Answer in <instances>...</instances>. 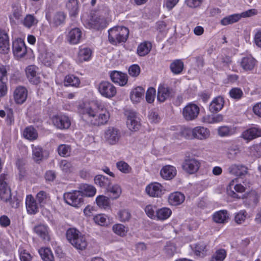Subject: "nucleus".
<instances>
[{"instance_id": "obj_32", "label": "nucleus", "mask_w": 261, "mask_h": 261, "mask_svg": "<svg viewBox=\"0 0 261 261\" xmlns=\"http://www.w3.org/2000/svg\"><path fill=\"white\" fill-rule=\"evenodd\" d=\"M237 132V128L233 126H222L218 129V135L222 137L234 135Z\"/></svg>"}, {"instance_id": "obj_20", "label": "nucleus", "mask_w": 261, "mask_h": 261, "mask_svg": "<svg viewBox=\"0 0 261 261\" xmlns=\"http://www.w3.org/2000/svg\"><path fill=\"white\" fill-rule=\"evenodd\" d=\"M173 90L168 87L160 85L158 88L157 98L161 102L165 101L167 99L173 96Z\"/></svg>"}, {"instance_id": "obj_52", "label": "nucleus", "mask_w": 261, "mask_h": 261, "mask_svg": "<svg viewBox=\"0 0 261 261\" xmlns=\"http://www.w3.org/2000/svg\"><path fill=\"white\" fill-rule=\"evenodd\" d=\"M71 148L70 145L61 144L58 147L59 154L63 157L69 156L70 155Z\"/></svg>"}, {"instance_id": "obj_11", "label": "nucleus", "mask_w": 261, "mask_h": 261, "mask_svg": "<svg viewBox=\"0 0 261 261\" xmlns=\"http://www.w3.org/2000/svg\"><path fill=\"white\" fill-rule=\"evenodd\" d=\"M13 51L17 58H22L27 54V47L24 42L20 38L15 40L13 42Z\"/></svg>"}, {"instance_id": "obj_12", "label": "nucleus", "mask_w": 261, "mask_h": 261, "mask_svg": "<svg viewBox=\"0 0 261 261\" xmlns=\"http://www.w3.org/2000/svg\"><path fill=\"white\" fill-rule=\"evenodd\" d=\"M28 97V90L25 87L21 86L17 87L13 92V97L17 104L21 105L27 100Z\"/></svg>"}, {"instance_id": "obj_45", "label": "nucleus", "mask_w": 261, "mask_h": 261, "mask_svg": "<svg viewBox=\"0 0 261 261\" xmlns=\"http://www.w3.org/2000/svg\"><path fill=\"white\" fill-rule=\"evenodd\" d=\"M66 7L71 16H75L77 15L79 10L77 0H69Z\"/></svg>"}, {"instance_id": "obj_60", "label": "nucleus", "mask_w": 261, "mask_h": 261, "mask_svg": "<svg viewBox=\"0 0 261 261\" xmlns=\"http://www.w3.org/2000/svg\"><path fill=\"white\" fill-rule=\"evenodd\" d=\"M156 91L154 88L150 87L146 93V100L148 103H152L154 101Z\"/></svg>"}, {"instance_id": "obj_37", "label": "nucleus", "mask_w": 261, "mask_h": 261, "mask_svg": "<svg viewBox=\"0 0 261 261\" xmlns=\"http://www.w3.org/2000/svg\"><path fill=\"white\" fill-rule=\"evenodd\" d=\"M192 250L196 256L203 257L205 255L206 245L203 242H200L193 246H191Z\"/></svg>"}, {"instance_id": "obj_28", "label": "nucleus", "mask_w": 261, "mask_h": 261, "mask_svg": "<svg viewBox=\"0 0 261 261\" xmlns=\"http://www.w3.org/2000/svg\"><path fill=\"white\" fill-rule=\"evenodd\" d=\"M224 100L222 97L217 96L215 98L209 106V110L212 113H217L223 107Z\"/></svg>"}, {"instance_id": "obj_3", "label": "nucleus", "mask_w": 261, "mask_h": 261, "mask_svg": "<svg viewBox=\"0 0 261 261\" xmlns=\"http://www.w3.org/2000/svg\"><path fill=\"white\" fill-rule=\"evenodd\" d=\"M128 35V28L123 26H116L109 30V40L113 44L126 42Z\"/></svg>"}, {"instance_id": "obj_6", "label": "nucleus", "mask_w": 261, "mask_h": 261, "mask_svg": "<svg viewBox=\"0 0 261 261\" xmlns=\"http://www.w3.org/2000/svg\"><path fill=\"white\" fill-rule=\"evenodd\" d=\"M63 198L66 203L75 207L81 206L84 202L82 193L79 190L66 192Z\"/></svg>"}, {"instance_id": "obj_26", "label": "nucleus", "mask_w": 261, "mask_h": 261, "mask_svg": "<svg viewBox=\"0 0 261 261\" xmlns=\"http://www.w3.org/2000/svg\"><path fill=\"white\" fill-rule=\"evenodd\" d=\"M185 199L184 194L179 192L171 193L168 197L169 204L174 206L180 205L185 201Z\"/></svg>"}, {"instance_id": "obj_34", "label": "nucleus", "mask_w": 261, "mask_h": 261, "mask_svg": "<svg viewBox=\"0 0 261 261\" xmlns=\"http://www.w3.org/2000/svg\"><path fill=\"white\" fill-rule=\"evenodd\" d=\"M92 50L88 47L80 48L78 53L77 59L79 62H83L90 59Z\"/></svg>"}, {"instance_id": "obj_1", "label": "nucleus", "mask_w": 261, "mask_h": 261, "mask_svg": "<svg viewBox=\"0 0 261 261\" xmlns=\"http://www.w3.org/2000/svg\"><path fill=\"white\" fill-rule=\"evenodd\" d=\"M78 111L83 119H88L90 123L95 126L106 124L110 117L109 111L100 103L80 106Z\"/></svg>"}, {"instance_id": "obj_39", "label": "nucleus", "mask_w": 261, "mask_h": 261, "mask_svg": "<svg viewBox=\"0 0 261 261\" xmlns=\"http://www.w3.org/2000/svg\"><path fill=\"white\" fill-rule=\"evenodd\" d=\"M171 210L168 207H162L156 210V217L158 220H165L167 219L171 215Z\"/></svg>"}, {"instance_id": "obj_55", "label": "nucleus", "mask_w": 261, "mask_h": 261, "mask_svg": "<svg viewBox=\"0 0 261 261\" xmlns=\"http://www.w3.org/2000/svg\"><path fill=\"white\" fill-rule=\"evenodd\" d=\"M107 188H108V191L112 194L114 199L118 198L121 194V189L118 185H114L112 186L110 185Z\"/></svg>"}, {"instance_id": "obj_27", "label": "nucleus", "mask_w": 261, "mask_h": 261, "mask_svg": "<svg viewBox=\"0 0 261 261\" xmlns=\"http://www.w3.org/2000/svg\"><path fill=\"white\" fill-rule=\"evenodd\" d=\"M175 167L171 165L164 166L160 171L161 176L166 179H172L176 174Z\"/></svg>"}, {"instance_id": "obj_53", "label": "nucleus", "mask_w": 261, "mask_h": 261, "mask_svg": "<svg viewBox=\"0 0 261 261\" xmlns=\"http://www.w3.org/2000/svg\"><path fill=\"white\" fill-rule=\"evenodd\" d=\"M240 19V16L239 14H233L223 18L221 21V23L223 25H227L237 22Z\"/></svg>"}, {"instance_id": "obj_62", "label": "nucleus", "mask_w": 261, "mask_h": 261, "mask_svg": "<svg viewBox=\"0 0 261 261\" xmlns=\"http://www.w3.org/2000/svg\"><path fill=\"white\" fill-rule=\"evenodd\" d=\"M141 69L137 64H133L128 68V73L132 77H137L140 73Z\"/></svg>"}, {"instance_id": "obj_42", "label": "nucleus", "mask_w": 261, "mask_h": 261, "mask_svg": "<svg viewBox=\"0 0 261 261\" xmlns=\"http://www.w3.org/2000/svg\"><path fill=\"white\" fill-rule=\"evenodd\" d=\"M80 84V80L79 77L73 75H68L64 79V85L65 86L78 87Z\"/></svg>"}, {"instance_id": "obj_9", "label": "nucleus", "mask_w": 261, "mask_h": 261, "mask_svg": "<svg viewBox=\"0 0 261 261\" xmlns=\"http://www.w3.org/2000/svg\"><path fill=\"white\" fill-rule=\"evenodd\" d=\"M200 166L199 161L193 158L186 159L182 165L183 170L190 174L196 173Z\"/></svg>"}, {"instance_id": "obj_17", "label": "nucleus", "mask_w": 261, "mask_h": 261, "mask_svg": "<svg viewBox=\"0 0 261 261\" xmlns=\"http://www.w3.org/2000/svg\"><path fill=\"white\" fill-rule=\"evenodd\" d=\"M82 32L77 28L71 29L66 36L67 41L70 44H76L79 43L82 38Z\"/></svg>"}, {"instance_id": "obj_21", "label": "nucleus", "mask_w": 261, "mask_h": 261, "mask_svg": "<svg viewBox=\"0 0 261 261\" xmlns=\"http://www.w3.org/2000/svg\"><path fill=\"white\" fill-rule=\"evenodd\" d=\"M10 51L9 38L5 31L0 30V53L7 54Z\"/></svg>"}, {"instance_id": "obj_47", "label": "nucleus", "mask_w": 261, "mask_h": 261, "mask_svg": "<svg viewBox=\"0 0 261 261\" xmlns=\"http://www.w3.org/2000/svg\"><path fill=\"white\" fill-rule=\"evenodd\" d=\"M248 155L252 157L261 156V143L254 144L248 148Z\"/></svg>"}, {"instance_id": "obj_29", "label": "nucleus", "mask_w": 261, "mask_h": 261, "mask_svg": "<svg viewBox=\"0 0 261 261\" xmlns=\"http://www.w3.org/2000/svg\"><path fill=\"white\" fill-rule=\"evenodd\" d=\"M145 93V90L142 87L138 86L133 89L130 94V98L134 103L140 102L143 98Z\"/></svg>"}, {"instance_id": "obj_23", "label": "nucleus", "mask_w": 261, "mask_h": 261, "mask_svg": "<svg viewBox=\"0 0 261 261\" xmlns=\"http://www.w3.org/2000/svg\"><path fill=\"white\" fill-rule=\"evenodd\" d=\"M256 60L251 55L247 56L241 59L240 65L246 71L252 70L256 65Z\"/></svg>"}, {"instance_id": "obj_10", "label": "nucleus", "mask_w": 261, "mask_h": 261, "mask_svg": "<svg viewBox=\"0 0 261 261\" xmlns=\"http://www.w3.org/2000/svg\"><path fill=\"white\" fill-rule=\"evenodd\" d=\"M145 191L150 197H161L164 194V190L160 183L152 182L146 186Z\"/></svg>"}, {"instance_id": "obj_24", "label": "nucleus", "mask_w": 261, "mask_h": 261, "mask_svg": "<svg viewBox=\"0 0 261 261\" xmlns=\"http://www.w3.org/2000/svg\"><path fill=\"white\" fill-rule=\"evenodd\" d=\"M25 204L27 211L30 214H35L38 212V205L32 195L27 196Z\"/></svg>"}, {"instance_id": "obj_57", "label": "nucleus", "mask_w": 261, "mask_h": 261, "mask_svg": "<svg viewBox=\"0 0 261 261\" xmlns=\"http://www.w3.org/2000/svg\"><path fill=\"white\" fill-rule=\"evenodd\" d=\"M229 94L232 98L237 100L241 99L243 95L242 90L239 88H232L229 91Z\"/></svg>"}, {"instance_id": "obj_18", "label": "nucleus", "mask_w": 261, "mask_h": 261, "mask_svg": "<svg viewBox=\"0 0 261 261\" xmlns=\"http://www.w3.org/2000/svg\"><path fill=\"white\" fill-rule=\"evenodd\" d=\"M111 80L115 83L118 84L121 86H125L128 81V76L126 73L118 71H113L111 73Z\"/></svg>"}, {"instance_id": "obj_51", "label": "nucleus", "mask_w": 261, "mask_h": 261, "mask_svg": "<svg viewBox=\"0 0 261 261\" xmlns=\"http://www.w3.org/2000/svg\"><path fill=\"white\" fill-rule=\"evenodd\" d=\"M184 63L180 60H176L170 65L171 71L175 74L180 73L183 70Z\"/></svg>"}, {"instance_id": "obj_7", "label": "nucleus", "mask_w": 261, "mask_h": 261, "mask_svg": "<svg viewBox=\"0 0 261 261\" xmlns=\"http://www.w3.org/2000/svg\"><path fill=\"white\" fill-rule=\"evenodd\" d=\"M199 107L193 103L188 104L182 110V116L187 121H192L198 117L199 114Z\"/></svg>"}, {"instance_id": "obj_40", "label": "nucleus", "mask_w": 261, "mask_h": 261, "mask_svg": "<svg viewBox=\"0 0 261 261\" xmlns=\"http://www.w3.org/2000/svg\"><path fill=\"white\" fill-rule=\"evenodd\" d=\"M39 253L43 261H53L54 255L51 250L48 248H41Z\"/></svg>"}, {"instance_id": "obj_56", "label": "nucleus", "mask_w": 261, "mask_h": 261, "mask_svg": "<svg viewBox=\"0 0 261 261\" xmlns=\"http://www.w3.org/2000/svg\"><path fill=\"white\" fill-rule=\"evenodd\" d=\"M226 256L224 249H219L213 255L210 261H223Z\"/></svg>"}, {"instance_id": "obj_5", "label": "nucleus", "mask_w": 261, "mask_h": 261, "mask_svg": "<svg viewBox=\"0 0 261 261\" xmlns=\"http://www.w3.org/2000/svg\"><path fill=\"white\" fill-rule=\"evenodd\" d=\"M121 138L120 130L117 127L109 126L105 130L103 139L105 142L110 145L118 144Z\"/></svg>"}, {"instance_id": "obj_16", "label": "nucleus", "mask_w": 261, "mask_h": 261, "mask_svg": "<svg viewBox=\"0 0 261 261\" xmlns=\"http://www.w3.org/2000/svg\"><path fill=\"white\" fill-rule=\"evenodd\" d=\"M38 68L35 65H29L25 69L26 75L29 81L37 85L40 82V77L37 74Z\"/></svg>"}, {"instance_id": "obj_35", "label": "nucleus", "mask_w": 261, "mask_h": 261, "mask_svg": "<svg viewBox=\"0 0 261 261\" xmlns=\"http://www.w3.org/2000/svg\"><path fill=\"white\" fill-rule=\"evenodd\" d=\"M23 136L30 141H33L38 138V133L34 127L29 126L24 128Z\"/></svg>"}, {"instance_id": "obj_48", "label": "nucleus", "mask_w": 261, "mask_h": 261, "mask_svg": "<svg viewBox=\"0 0 261 261\" xmlns=\"http://www.w3.org/2000/svg\"><path fill=\"white\" fill-rule=\"evenodd\" d=\"M119 220L122 222H128L132 217V215L129 210L123 209L120 210L117 214Z\"/></svg>"}, {"instance_id": "obj_54", "label": "nucleus", "mask_w": 261, "mask_h": 261, "mask_svg": "<svg viewBox=\"0 0 261 261\" xmlns=\"http://www.w3.org/2000/svg\"><path fill=\"white\" fill-rule=\"evenodd\" d=\"M97 204L101 208H106L110 206L109 198L103 195H99L96 199Z\"/></svg>"}, {"instance_id": "obj_15", "label": "nucleus", "mask_w": 261, "mask_h": 261, "mask_svg": "<svg viewBox=\"0 0 261 261\" xmlns=\"http://www.w3.org/2000/svg\"><path fill=\"white\" fill-rule=\"evenodd\" d=\"M53 122L57 128L60 129H67L71 125L70 120L68 117L65 115L54 117Z\"/></svg>"}, {"instance_id": "obj_14", "label": "nucleus", "mask_w": 261, "mask_h": 261, "mask_svg": "<svg viewBox=\"0 0 261 261\" xmlns=\"http://www.w3.org/2000/svg\"><path fill=\"white\" fill-rule=\"evenodd\" d=\"M228 173L236 176H242L248 173V168L241 164H232L227 168Z\"/></svg>"}, {"instance_id": "obj_4", "label": "nucleus", "mask_w": 261, "mask_h": 261, "mask_svg": "<svg viewBox=\"0 0 261 261\" xmlns=\"http://www.w3.org/2000/svg\"><path fill=\"white\" fill-rule=\"evenodd\" d=\"M108 15V13H105L103 15L101 11H99L96 14H92L90 18L86 24V27L95 30L105 28L107 25L106 17Z\"/></svg>"}, {"instance_id": "obj_30", "label": "nucleus", "mask_w": 261, "mask_h": 261, "mask_svg": "<svg viewBox=\"0 0 261 261\" xmlns=\"http://www.w3.org/2000/svg\"><path fill=\"white\" fill-rule=\"evenodd\" d=\"M194 138L203 140L208 138L210 135V131L203 126H197L193 128Z\"/></svg>"}, {"instance_id": "obj_41", "label": "nucleus", "mask_w": 261, "mask_h": 261, "mask_svg": "<svg viewBox=\"0 0 261 261\" xmlns=\"http://www.w3.org/2000/svg\"><path fill=\"white\" fill-rule=\"evenodd\" d=\"M33 158L34 161L38 162L43 159V149L39 145H32Z\"/></svg>"}, {"instance_id": "obj_38", "label": "nucleus", "mask_w": 261, "mask_h": 261, "mask_svg": "<svg viewBox=\"0 0 261 261\" xmlns=\"http://www.w3.org/2000/svg\"><path fill=\"white\" fill-rule=\"evenodd\" d=\"M152 45L150 42L145 41L141 43L137 48L139 56L143 57L147 55L150 51Z\"/></svg>"}, {"instance_id": "obj_46", "label": "nucleus", "mask_w": 261, "mask_h": 261, "mask_svg": "<svg viewBox=\"0 0 261 261\" xmlns=\"http://www.w3.org/2000/svg\"><path fill=\"white\" fill-rule=\"evenodd\" d=\"M94 181L97 185L105 188H107L110 185V180L109 179L101 175L96 176L94 178Z\"/></svg>"}, {"instance_id": "obj_50", "label": "nucleus", "mask_w": 261, "mask_h": 261, "mask_svg": "<svg viewBox=\"0 0 261 261\" xmlns=\"http://www.w3.org/2000/svg\"><path fill=\"white\" fill-rule=\"evenodd\" d=\"M240 152V147L238 145L232 144L227 148V155L230 159H234Z\"/></svg>"}, {"instance_id": "obj_31", "label": "nucleus", "mask_w": 261, "mask_h": 261, "mask_svg": "<svg viewBox=\"0 0 261 261\" xmlns=\"http://www.w3.org/2000/svg\"><path fill=\"white\" fill-rule=\"evenodd\" d=\"M229 219V214L226 210H221L213 215V220L217 223H225Z\"/></svg>"}, {"instance_id": "obj_63", "label": "nucleus", "mask_w": 261, "mask_h": 261, "mask_svg": "<svg viewBox=\"0 0 261 261\" xmlns=\"http://www.w3.org/2000/svg\"><path fill=\"white\" fill-rule=\"evenodd\" d=\"M19 257L21 261H31L32 256L31 254L23 248L19 249Z\"/></svg>"}, {"instance_id": "obj_13", "label": "nucleus", "mask_w": 261, "mask_h": 261, "mask_svg": "<svg viewBox=\"0 0 261 261\" xmlns=\"http://www.w3.org/2000/svg\"><path fill=\"white\" fill-rule=\"evenodd\" d=\"M260 198V195L255 191H251L247 193L246 198L244 201L245 206L247 208L255 207Z\"/></svg>"}, {"instance_id": "obj_61", "label": "nucleus", "mask_w": 261, "mask_h": 261, "mask_svg": "<svg viewBox=\"0 0 261 261\" xmlns=\"http://www.w3.org/2000/svg\"><path fill=\"white\" fill-rule=\"evenodd\" d=\"M247 213L245 210L240 211L237 213L234 217L235 222L238 224H242L243 223L246 218Z\"/></svg>"}, {"instance_id": "obj_58", "label": "nucleus", "mask_w": 261, "mask_h": 261, "mask_svg": "<svg viewBox=\"0 0 261 261\" xmlns=\"http://www.w3.org/2000/svg\"><path fill=\"white\" fill-rule=\"evenodd\" d=\"M113 231L117 234L123 237L125 236L126 231L125 226L121 224H115L113 226Z\"/></svg>"}, {"instance_id": "obj_2", "label": "nucleus", "mask_w": 261, "mask_h": 261, "mask_svg": "<svg viewBox=\"0 0 261 261\" xmlns=\"http://www.w3.org/2000/svg\"><path fill=\"white\" fill-rule=\"evenodd\" d=\"M66 238L69 243L79 250L85 249L87 241L84 235L75 228H69L66 232Z\"/></svg>"}, {"instance_id": "obj_36", "label": "nucleus", "mask_w": 261, "mask_h": 261, "mask_svg": "<svg viewBox=\"0 0 261 261\" xmlns=\"http://www.w3.org/2000/svg\"><path fill=\"white\" fill-rule=\"evenodd\" d=\"M34 232L42 239L49 240L48 228L44 225H39L36 226L34 228Z\"/></svg>"}, {"instance_id": "obj_44", "label": "nucleus", "mask_w": 261, "mask_h": 261, "mask_svg": "<svg viewBox=\"0 0 261 261\" xmlns=\"http://www.w3.org/2000/svg\"><path fill=\"white\" fill-rule=\"evenodd\" d=\"M55 59V55L51 51H46L42 56V63L47 66H51Z\"/></svg>"}, {"instance_id": "obj_22", "label": "nucleus", "mask_w": 261, "mask_h": 261, "mask_svg": "<svg viewBox=\"0 0 261 261\" xmlns=\"http://www.w3.org/2000/svg\"><path fill=\"white\" fill-rule=\"evenodd\" d=\"M49 23L53 27L57 28L64 23L66 19V14L63 12H56L51 18L47 17Z\"/></svg>"}, {"instance_id": "obj_64", "label": "nucleus", "mask_w": 261, "mask_h": 261, "mask_svg": "<svg viewBox=\"0 0 261 261\" xmlns=\"http://www.w3.org/2000/svg\"><path fill=\"white\" fill-rule=\"evenodd\" d=\"M117 168L124 173H128L131 170V167L125 162L120 161L117 163Z\"/></svg>"}, {"instance_id": "obj_49", "label": "nucleus", "mask_w": 261, "mask_h": 261, "mask_svg": "<svg viewBox=\"0 0 261 261\" xmlns=\"http://www.w3.org/2000/svg\"><path fill=\"white\" fill-rule=\"evenodd\" d=\"M36 199L40 206H43L49 201V196L45 192L41 191L36 195Z\"/></svg>"}, {"instance_id": "obj_25", "label": "nucleus", "mask_w": 261, "mask_h": 261, "mask_svg": "<svg viewBox=\"0 0 261 261\" xmlns=\"http://www.w3.org/2000/svg\"><path fill=\"white\" fill-rule=\"evenodd\" d=\"M261 136V130L258 128L252 127L244 131L241 137L248 142Z\"/></svg>"}, {"instance_id": "obj_33", "label": "nucleus", "mask_w": 261, "mask_h": 261, "mask_svg": "<svg viewBox=\"0 0 261 261\" xmlns=\"http://www.w3.org/2000/svg\"><path fill=\"white\" fill-rule=\"evenodd\" d=\"M80 190L83 196L85 195L87 197H93L96 192V188L92 185L88 184H83L80 186Z\"/></svg>"}, {"instance_id": "obj_43", "label": "nucleus", "mask_w": 261, "mask_h": 261, "mask_svg": "<svg viewBox=\"0 0 261 261\" xmlns=\"http://www.w3.org/2000/svg\"><path fill=\"white\" fill-rule=\"evenodd\" d=\"M38 22L37 19L32 14H28L22 21V23L27 28H31L36 25Z\"/></svg>"}, {"instance_id": "obj_59", "label": "nucleus", "mask_w": 261, "mask_h": 261, "mask_svg": "<svg viewBox=\"0 0 261 261\" xmlns=\"http://www.w3.org/2000/svg\"><path fill=\"white\" fill-rule=\"evenodd\" d=\"M9 67L3 65H0V82H8V71Z\"/></svg>"}, {"instance_id": "obj_19", "label": "nucleus", "mask_w": 261, "mask_h": 261, "mask_svg": "<svg viewBox=\"0 0 261 261\" xmlns=\"http://www.w3.org/2000/svg\"><path fill=\"white\" fill-rule=\"evenodd\" d=\"M127 125L131 130L137 131L139 129L140 126L139 118L136 116L135 112H129L127 116Z\"/></svg>"}, {"instance_id": "obj_8", "label": "nucleus", "mask_w": 261, "mask_h": 261, "mask_svg": "<svg viewBox=\"0 0 261 261\" xmlns=\"http://www.w3.org/2000/svg\"><path fill=\"white\" fill-rule=\"evenodd\" d=\"M98 91L103 97L110 98L114 97L117 92L115 87L107 81L101 82L98 86Z\"/></svg>"}]
</instances>
